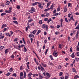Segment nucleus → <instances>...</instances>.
I'll list each match as a JSON object with an SVG mask.
<instances>
[{"label":"nucleus","instance_id":"obj_1","mask_svg":"<svg viewBox=\"0 0 79 79\" xmlns=\"http://www.w3.org/2000/svg\"><path fill=\"white\" fill-rule=\"evenodd\" d=\"M23 73L24 74H23V73L22 72H20V79H23L24 78H26V73L25 71L23 72ZM23 75H24L23 76Z\"/></svg>","mask_w":79,"mask_h":79},{"label":"nucleus","instance_id":"obj_2","mask_svg":"<svg viewBox=\"0 0 79 79\" xmlns=\"http://www.w3.org/2000/svg\"><path fill=\"white\" fill-rule=\"evenodd\" d=\"M40 67H39V66H38V68L39 70H40L41 69V71H42V72H43V71H44V68L42 67V65L40 64Z\"/></svg>","mask_w":79,"mask_h":79},{"label":"nucleus","instance_id":"obj_3","mask_svg":"<svg viewBox=\"0 0 79 79\" xmlns=\"http://www.w3.org/2000/svg\"><path fill=\"white\" fill-rule=\"evenodd\" d=\"M46 74L47 76L45 77V79H49L50 77L51 76V75L48 72H47Z\"/></svg>","mask_w":79,"mask_h":79},{"label":"nucleus","instance_id":"obj_4","mask_svg":"<svg viewBox=\"0 0 79 79\" xmlns=\"http://www.w3.org/2000/svg\"><path fill=\"white\" fill-rule=\"evenodd\" d=\"M29 12L30 13H34V12H35V8L33 7H32L29 10Z\"/></svg>","mask_w":79,"mask_h":79},{"label":"nucleus","instance_id":"obj_5","mask_svg":"<svg viewBox=\"0 0 79 79\" xmlns=\"http://www.w3.org/2000/svg\"><path fill=\"white\" fill-rule=\"evenodd\" d=\"M38 75H39V77H40V79H43V78H44V77H43V76L41 75L40 73H39L38 74Z\"/></svg>","mask_w":79,"mask_h":79},{"label":"nucleus","instance_id":"obj_6","mask_svg":"<svg viewBox=\"0 0 79 79\" xmlns=\"http://www.w3.org/2000/svg\"><path fill=\"white\" fill-rule=\"evenodd\" d=\"M26 64L27 66V68L28 69H30V67H29V62H27Z\"/></svg>","mask_w":79,"mask_h":79},{"label":"nucleus","instance_id":"obj_7","mask_svg":"<svg viewBox=\"0 0 79 79\" xmlns=\"http://www.w3.org/2000/svg\"><path fill=\"white\" fill-rule=\"evenodd\" d=\"M12 11L11 10H6L5 11V13H11L12 12Z\"/></svg>","mask_w":79,"mask_h":79},{"label":"nucleus","instance_id":"obj_8","mask_svg":"<svg viewBox=\"0 0 79 79\" xmlns=\"http://www.w3.org/2000/svg\"><path fill=\"white\" fill-rule=\"evenodd\" d=\"M79 37V31H77V33L76 35V38L77 39L78 37Z\"/></svg>","mask_w":79,"mask_h":79},{"label":"nucleus","instance_id":"obj_9","mask_svg":"<svg viewBox=\"0 0 79 79\" xmlns=\"http://www.w3.org/2000/svg\"><path fill=\"white\" fill-rule=\"evenodd\" d=\"M7 25L6 24H4L1 27L2 29H3V28H4V27H6Z\"/></svg>","mask_w":79,"mask_h":79},{"label":"nucleus","instance_id":"obj_10","mask_svg":"<svg viewBox=\"0 0 79 79\" xmlns=\"http://www.w3.org/2000/svg\"><path fill=\"white\" fill-rule=\"evenodd\" d=\"M4 38V36L3 35V34L2 33L0 34V39H3Z\"/></svg>","mask_w":79,"mask_h":79},{"label":"nucleus","instance_id":"obj_11","mask_svg":"<svg viewBox=\"0 0 79 79\" xmlns=\"http://www.w3.org/2000/svg\"><path fill=\"white\" fill-rule=\"evenodd\" d=\"M52 3V2L51 1H49L48 2V3L47 5V8H48L49 6H50V4Z\"/></svg>","mask_w":79,"mask_h":79},{"label":"nucleus","instance_id":"obj_12","mask_svg":"<svg viewBox=\"0 0 79 79\" xmlns=\"http://www.w3.org/2000/svg\"><path fill=\"white\" fill-rule=\"evenodd\" d=\"M66 74L67 75H66L65 77V79H68V77H69V74L67 73Z\"/></svg>","mask_w":79,"mask_h":79},{"label":"nucleus","instance_id":"obj_13","mask_svg":"<svg viewBox=\"0 0 79 79\" xmlns=\"http://www.w3.org/2000/svg\"><path fill=\"white\" fill-rule=\"evenodd\" d=\"M71 57H72L73 58H75V55L73 52L72 55L70 56Z\"/></svg>","mask_w":79,"mask_h":79},{"label":"nucleus","instance_id":"obj_14","mask_svg":"<svg viewBox=\"0 0 79 79\" xmlns=\"http://www.w3.org/2000/svg\"><path fill=\"white\" fill-rule=\"evenodd\" d=\"M41 64L42 66H43V67H44V68L47 67V66L46 64H44V63H41Z\"/></svg>","mask_w":79,"mask_h":79},{"label":"nucleus","instance_id":"obj_15","mask_svg":"<svg viewBox=\"0 0 79 79\" xmlns=\"http://www.w3.org/2000/svg\"><path fill=\"white\" fill-rule=\"evenodd\" d=\"M38 3V2H36L34 3H32L31 4V5L32 6H35V5H37Z\"/></svg>","mask_w":79,"mask_h":79},{"label":"nucleus","instance_id":"obj_16","mask_svg":"<svg viewBox=\"0 0 79 79\" xmlns=\"http://www.w3.org/2000/svg\"><path fill=\"white\" fill-rule=\"evenodd\" d=\"M74 79H77L79 78V76L78 75H76L74 77Z\"/></svg>","mask_w":79,"mask_h":79},{"label":"nucleus","instance_id":"obj_17","mask_svg":"<svg viewBox=\"0 0 79 79\" xmlns=\"http://www.w3.org/2000/svg\"><path fill=\"white\" fill-rule=\"evenodd\" d=\"M31 75H33L32 73L31 72H30L28 74V77H31Z\"/></svg>","mask_w":79,"mask_h":79},{"label":"nucleus","instance_id":"obj_18","mask_svg":"<svg viewBox=\"0 0 79 79\" xmlns=\"http://www.w3.org/2000/svg\"><path fill=\"white\" fill-rule=\"evenodd\" d=\"M73 18V15H72L70 17V19L69 18L68 19L69 20V21L70 22L71 21V20H72V19Z\"/></svg>","mask_w":79,"mask_h":79},{"label":"nucleus","instance_id":"obj_19","mask_svg":"<svg viewBox=\"0 0 79 79\" xmlns=\"http://www.w3.org/2000/svg\"><path fill=\"white\" fill-rule=\"evenodd\" d=\"M58 52H56V53H53V55L55 57H57L58 56Z\"/></svg>","mask_w":79,"mask_h":79},{"label":"nucleus","instance_id":"obj_20","mask_svg":"<svg viewBox=\"0 0 79 79\" xmlns=\"http://www.w3.org/2000/svg\"><path fill=\"white\" fill-rule=\"evenodd\" d=\"M42 27L43 29H45L46 28V25L45 24H43L42 25Z\"/></svg>","mask_w":79,"mask_h":79},{"label":"nucleus","instance_id":"obj_21","mask_svg":"<svg viewBox=\"0 0 79 79\" xmlns=\"http://www.w3.org/2000/svg\"><path fill=\"white\" fill-rule=\"evenodd\" d=\"M16 48L17 49L19 50H21V46H17L16 47Z\"/></svg>","mask_w":79,"mask_h":79},{"label":"nucleus","instance_id":"obj_22","mask_svg":"<svg viewBox=\"0 0 79 79\" xmlns=\"http://www.w3.org/2000/svg\"><path fill=\"white\" fill-rule=\"evenodd\" d=\"M40 32H41V30H38V31L36 33V35H37L40 34Z\"/></svg>","mask_w":79,"mask_h":79},{"label":"nucleus","instance_id":"obj_23","mask_svg":"<svg viewBox=\"0 0 79 79\" xmlns=\"http://www.w3.org/2000/svg\"><path fill=\"white\" fill-rule=\"evenodd\" d=\"M49 65H51V66H54V64H53V63H52V62H49Z\"/></svg>","mask_w":79,"mask_h":79},{"label":"nucleus","instance_id":"obj_24","mask_svg":"<svg viewBox=\"0 0 79 79\" xmlns=\"http://www.w3.org/2000/svg\"><path fill=\"white\" fill-rule=\"evenodd\" d=\"M49 57L50 58V59L52 61H53V56H52V55H51L49 56Z\"/></svg>","mask_w":79,"mask_h":79},{"label":"nucleus","instance_id":"obj_25","mask_svg":"<svg viewBox=\"0 0 79 79\" xmlns=\"http://www.w3.org/2000/svg\"><path fill=\"white\" fill-rule=\"evenodd\" d=\"M39 8H40L41 9H43L44 7L42 6H41V5H38Z\"/></svg>","mask_w":79,"mask_h":79},{"label":"nucleus","instance_id":"obj_26","mask_svg":"<svg viewBox=\"0 0 79 79\" xmlns=\"http://www.w3.org/2000/svg\"><path fill=\"white\" fill-rule=\"evenodd\" d=\"M1 16H5V15H6V14L5 13H3L1 14Z\"/></svg>","mask_w":79,"mask_h":79},{"label":"nucleus","instance_id":"obj_27","mask_svg":"<svg viewBox=\"0 0 79 79\" xmlns=\"http://www.w3.org/2000/svg\"><path fill=\"white\" fill-rule=\"evenodd\" d=\"M7 53H8V49H6L5 50V54H6Z\"/></svg>","mask_w":79,"mask_h":79},{"label":"nucleus","instance_id":"obj_28","mask_svg":"<svg viewBox=\"0 0 79 79\" xmlns=\"http://www.w3.org/2000/svg\"><path fill=\"white\" fill-rule=\"evenodd\" d=\"M62 66H61V65H59L58 66V69H61V68H62Z\"/></svg>","mask_w":79,"mask_h":79},{"label":"nucleus","instance_id":"obj_29","mask_svg":"<svg viewBox=\"0 0 79 79\" xmlns=\"http://www.w3.org/2000/svg\"><path fill=\"white\" fill-rule=\"evenodd\" d=\"M29 37H30V38H31V37H32V36H33V34H29Z\"/></svg>","mask_w":79,"mask_h":79},{"label":"nucleus","instance_id":"obj_30","mask_svg":"<svg viewBox=\"0 0 79 79\" xmlns=\"http://www.w3.org/2000/svg\"><path fill=\"white\" fill-rule=\"evenodd\" d=\"M6 35H7V36H8L9 37H11V35H10V33H6Z\"/></svg>","mask_w":79,"mask_h":79},{"label":"nucleus","instance_id":"obj_31","mask_svg":"<svg viewBox=\"0 0 79 79\" xmlns=\"http://www.w3.org/2000/svg\"><path fill=\"white\" fill-rule=\"evenodd\" d=\"M49 10H50V9H49V8H48V9L44 10V11L46 12V11H49Z\"/></svg>","mask_w":79,"mask_h":79},{"label":"nucleus","instance_id":"obj_32","mask_svg":"<svg viewBox=\"0 0 79 79\" xmlns=\"http://www.w3.org/2000/svg\"><path fill=\"white\" fill-rule=\"evenodd\" d=\"M37 30H35L34 31H33L32 32V33L33 34H35L36 33V32H37Z\"/></svg>","mask_w":79,"mask_h":79},{"label":"nucleus","instance_id":"obj_33","mask_svg":"<svg viewBox=\"0 0 79 79\" xmlns=\"http://www.w3.org/2000/svg\"><path fill=\"white\" fill-rule=\"evenodd\" d=\"M50 21H52V19L50 18L49 19H48V21L47 22V23H49Z\"/></svg>","mask_w":79,"mask_h":79},{"label":"nucleus","instance_id":"obj_34","mask_svg":"<svg viewBox=\"0 0 79 79\" xmlns=\"http://www.w3.org/2000/svg\"><path fill=\"white\" fill-rule=\"evenodd\" d=\"M4 48H5V46H1L0 47V50H3Z\"/></svg>","mask_w":79,"mask_h":79},{"label":"nucleus","instance_id":"obj_35","mask_svg":"<svg viewBox=\"0 0 79 79\" xmlns=\"http://www.w3.org/2000/svg\"><path fill=\"white\" fill-rule=\"evenodd\" d=\"M49 8L50 9V10H52V9H53V5H52L50 7V8Z\"/></svg>","mask_w":79,"mask_h":79},{"label":"nucleus","instance_id":"obj_36","mask_svg":"<svg viewBox=\"0 0 79 79\" xmlns=\"http://www.w3.org/2000/svg\"><path fill=\"white\" fill-rule=\"evenodd\" d=\"M11 74V73H8L6 74V76H9Z\"/></svg>","mask_w":79,"mask_h":79},{"label":"nucleus","instance_id":"obj_37","mask_svg":"<svg viewBox=\"0 0 79 79\" xmlns=\"http://www.w3.org/2000/svg\"><path fill=\"white\" fill-rule=\"evenodd\" d=\"M39 23L40 24H42V20H40L39 21Z\"/></svg>","mask_w":79,"mask_h":79},{"label":"nucleus","instance_id":"obj_38","mask_svg":"<svg viewBox=\"0 0 79 79\" xmlns=\"http://www.w3.org/2000/svg\"><path fill=\"white\" fill-rule=\"evenodd\" d=\"M46 31L47 32H48V26L46 25Z\"/></svg>","mask_w":79,"mask_h":79},{"label":"nucleus","instance_id":"obj_39","mask_svg":"<svg viewBox=\"0 0 79 79\" xmlns=\"http://www.w3.org/2000/svg\"><path fill=\"white\" fill-rule=\"evenodd\" d=\"M30 27L29 26L27 27L26 28V31L27 32V31H28V29H29V28Z\"/></svg>","mask_w":79,"mask_h":79},{"label":"nucleus","instance_id":"obj_40","mask_svg":"<svg viewBox=\"0 0 79 79\" xmlns=\"http://www.w3.org/2000/svg\"><path fill=\"white\" fill-rule=\"evenodd\" d=\"M10 3V2L9 1H7L6 2V5H9Z\"/></svg>","mask_w":79,"mask_h":79},{"label":"nucleus","instance_id":"obj_41","mask_svg":"<svg viewBox=\"0 0 79 79\" xmlns=\"http://www.w3.org/2000/svg\"><path fill=\"white\" fill-rule=\"evenodd\" d=\"M67 11V8L66 7H65L64 8V13L66 12Z\"/></svg>","mask_w":79,"mask_h":79},{"label":"nucleus","instance_id":"obj_42","mask_svg":"<svg viewBox=\"0 0 79 79\" xmlns=\"http://www.w3.org/2000/svg\"><path fill=\"white\" fill-rule=\"evenodd\" d=\"M20 7L19 5H17V6L16 7V8L18 10H19V9H20Z\"/></svg>","mask_w":79,"mask_h":79},{"label":"nucleus","instance_id":"obj_43","mask_svg":"<svg viewBox=\"0 0 79 79\" xmlns=\"http://www.w3.org/2000/svg\"><path fill=\"white\" fill-rule=\"evenodd\" d=\"M31 21H32V19H30L28 21V22L30 23V22H31Z\"/></svg>","mask_w":79,"mask_h":79},{"label":"nucleus","instance_id":"obj_44","mask_svg":"<svg viewBox=\"0 0 79 79\" xmlns=\"http://www.w3.org/2000/svg\"><path fill=\"white\" fill-rule=\"evenodd\" d=\"M23 65H21L20 67V69L21 71H22V70L23 69Z\"/></svg>","mask_w":79,"mask_h":79},{"label":"nucleus","instance_id":"obj_45","mask_svg":"<svg viewBox=\"0 0 79 79\" xmlns=\"http://www.w3.org/2000/svg\"><path fill=\"white\" fill-rule=\"evenodd\" d=\"M24 50H23L24 52H27V49H26V47H24Z\"/></svg>","mask_w":79,"mask_h":79},{"label":"nucleus","instance_id":"obj_46","mask_svg":"<svg viewBox=\"0 0 79 79\" xmlns=\"http://www.w3.org/2000/svg\"><path fill=\"white\" fill-rule=\"evenodd\" d=\"M58 13H56L54 14L53 15V16H58Z\"/></svg>","mask_w":79,"mask_h":79},{"label":"nucleus","instance_id":"obj_47","mask_svg":"<svg viewBox=\"0 0 79 79\" xmlns=\"http://www.w3.org/2000/svg\"><path fill=\"white\" fill-rule=\"evenodd\" d=\"M63 72H60V73H59V76H62V75H63Z\"/></svg>","mask_w":79,"mask_h":79},{"label":"nucleus","instance_id":"obj_48","mask_svg":"<svg viewBox=\"0 0 79 79\" xmlns=\"http://www.w3.org/2000/svg\"><path fill=\"white\" fill-rule=\"evenodd\" d=\"M13 22L14 23H15V24H18V22L16 21H13Z\"/></svg>","mask_w":79,"mask_h":79},{"label":"nucleus","instance_id":"obj_49","mask_svg":"<svg viewBox=\"0 0 79 79\" xmlns=\"http://www.w3.org/2000/svg\"><path fill=\"white\" fill-rule=\"evenodd\" d=\"M65 22H66V23H68V20H68V19H67V18H65Z\"/></svg>","mask_w":79,"mask_h":79},{"label":"nucleus","instance_id":"obj_50","mask_svg":"<svg viewBox=\"0 0 79 79\" xmlns=\"http://www.w3.org/2000/svg\"><path fill=\"white\" fill-rule=\"evenodd\" d=\"M41 16H42V17H45L46 15H44V14H41Z\"/></svg>","mask_w":79,"mask_h":79},{"label":"nucleus","instance_id":"obj_51","mask_svg":"<svg viewBox=\"0 0 79 79\" xmlns=\"http://www.w3.org/2000/svg\"><path fill=\"white\" fill-rule=\"evenodd\" d=\"M13 71V68H10L9 70V71H10V72H12V71Z\"/></svg>","mask_w":79,"mask_h":79},{"label":"nucleus","instance_id":"obj_52","mask_svg":"<svg viewBox=\"0 0 79 79\" xmlns=\"http://www.w3.org/2000/svg\"><path fill=\"white\" fill-rule=\"evenodd\" d=\"M55 34L56 35H58V34H59V32L58 31H56L55 32Z\"/></svg>","mask_w":79,"mask_h":79},{"label":"nucleus","instance_id":"obj_53","mask_svg":"<svg viewBox=\"0 0 79 79\" xmlns=\"http://www.w3.org/2000/svg\"><path fill=\"white\" fill-rule=\"evenodd\" d=\"M31 26H34V23H32L31 24Z\"/></svg>","mask_w":79,"mask_h":79},{"label":"nucleus","instance_id":"obj_54","mask_svg":"<svg viewBox=\"0 0 79 79\" xmlns=\"http://www.w3.org/2000/svg\"><path fill=\"white\" fill-rule=\"evenodd\" d=\"M64 76H62L60 77V79H64Z\"/></svg>","mask_w":79,"mask_h":79},{"label":"nucleus","instance_id":"obj_55","mask_svg":"<svg viewBox=\"0 0 79 79\" xmlns=\"http://www.w3.org/2000/svg\"><path fill=\"white\" fill-rule=\"evenodd\" d=\"M48 19L47 18H45L44 19V21H47Z\"/></svg>","mask_w":79,"mask_h":79},{"label":"nucleus","instance_id":"obj_56","mask_svg":"<svg viewBox=\"0 0 79 79\" xmlns=\"http://www.w3.org/2000/svg\"><path fill=\"white\" fill-rule=\"evenodd\" d=\"M23 47H25V46L24 44H22L20 45V48H21Z\"/></svg>","mask_w":79,"mask_h":79},{"label":"nucleus","instance_id":"obj_57","mask_svg":"<svg viewBox=\"0 0 79 79\" xmlns=\"http://www.w3.org/2000/svg\"><path fill=\"white\" fill-rule=\"evenodd\" d=\"M14 41L15 42H16V41H18V38H16L14 39Z\"/></svg>","mask_w":79,"mask_h":79},{"label":"nucleus","instance_id":"obj_58","mask_svg":"<svg viewBox=\"0 0 79 79\" xmlns=\"http://www.w3.org/2000/svg\"><path fill=\"white\" fill-rule=\"evenodd\" d=\"M37 45L38 47H39V41H37Z\"/></svg>","mask_w":79,"mask_h":79},{"label":"nucleus","instance_id":"obj_59","mask_svg":"<svg viewBox=\"0 0 79 79\" xmlns=\"http://www.w3.org/2000/svg\"><path fill=\"white\" fill-rule=\"evenodd\" d=\"M16 73H14L13 74L12 76H15V77H16Z\"/></svg>","mask_w":79,"mask_h":79},{"label":"nucleus","instance_id":"obj_60","mask_svg":"<svg viewBox=\"0 0 79 79\" xmlns=\"http://www.w3.org/2000/svg\"><path fill=\"white\" fill-rule=\"evenodd\" d=\"M59 48H61V47H62V46L61 45V44H60L59 45Z\"/></svg>","mask_w":79,"mask_h":79},{"label":"nucleus","instance_id":"obj_61","mask_svg":"<svg viewBox=\"0 0 79 79\" xmlns=\"http://www.w3.org/2000/svg\"><path fill=\"white\" fill-rule=\"evenodd\" d=\"M10 32L11 35H13V31H10Z\"/></svg>","mask_w":79,"mask_h":79},{"label":"nucleus","instance_id":"obj_62","mask_svg":"<svg viewBox=\"0 0 79 79\" xmlns=\"http://www.w3.org/2000/svg\"><path fill=\"white\" fill-rule=\"evenodd\" d=\"M75 15H79V12H77L75 13Z\"/></svg>","mask_w":79,"mask_h":79},{"label":"nucleus","instance_id":"obj_63","mask_svg":"<svg viewBox=\"0 0 79 79\" xmlns=\"http://www.w3.org/2000/svg\"><path fill=\"white\" fill-rule=\"evenodd\" d=\"M77 56H79V52H77Z\"/></svg>","mask_w":79,"mask_h":79},{"label":"nucleus","instance_id":"obj_64","mask_svg":"<svg viewBox=\"0 0 79 79\" xmlns=\"http://www.w3.org/2000/svg\"><path fill=\"white\" fill-rule=\"evenodd\" d=\"M75 29H77L78 30H79V27H77L75 28Z\"/></svg>","mask_w":79,"mask_h":79}]
</instances>
